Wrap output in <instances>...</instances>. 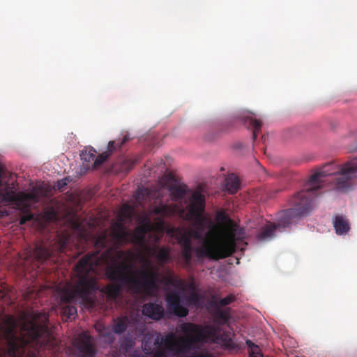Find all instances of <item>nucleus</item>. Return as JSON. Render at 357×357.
I'll list each match as a JSON object with an SVG mask.
<instances>
[{
    "label": "nucleus",
    "instance_id": "18",
    "mask_svg": "<svg viewBox=\"0 0 357 357\" xmlns=\"http://www.w3.org/2000/svg\"><path fill=\"white\" fill-rule=\"evenodd\" d=\"M52 254V250L46 247L43 243L36 244L32 252L34 259L40 263H43L49 259Z\"/></svg>",
    "mask_w": 357,
    "mask_h": 357
},
{
    "label": "nucleus",
    "instance_id": "4",
    "mask_svg": "<svg viewBox=\"0 0 357 357\" xmlns=\"http://www.w3.org/2000/svg\"><path fill=\"white\" fill-rule=\"evenodd\" d=\"M326 190H336L346 192L357 184V158H353L342 165L335 162L325 164L312 174L307 188L294 195L301 199V203L308 202L310 212L313 209V199L321 195L320 190L326 188Z\"/></svg>",
    "mask_w": 357,
    "mask_h": 357
},
{
    "label": "nucleus",
    "instance_id": "7",
    "mask_svg": "<svg viewBox=\"0 0 357 357\" xmlns=\"http://www.w3.org/2000/svg\"><path fill=\"white\" fill-rule=\"evenodd\" d=\"M301 199L294 196L291 199L292 207L280 213L277 223L268 222L262 227L257 235V239L260 241L271 240L275 236L278 229H284L295 222L298 218L308 215L310 213V204L307 202L301 203Z\"/></svg>",
    "mask_w": 357,
    "mask_h": 357
},
{
    "label": "nucleus",
    "instance_id": "36",
    "mask_svg": "<svg viewBox=\"0 0 357 357\" xmlns=\"http://www.w3.org/2000/svg\"><path fill=\"white\" fill-rule=\"evenodd\" d=\"M6 177V170L3 165L0 164V190L3 188L6 185H10L2 180Z\"/></svg>",
    "mask_w": 357,
    "mask_h": 357
},
{
    "label": "nucleus",
    "instance_id": "30",
    "mask_svg": "<svg viewBox=\"0 0 357 357\" xmlns=\"http://www.w3.org/2000/svg\"><path fill=\"white\" fill-rule=\"evenodd\" d=\"M234 300V297L231 295H229L224 298L218 301L216 296L212 297L211 303L215 307H222L230 304Z\"/></svg>",
    "mask_w": 357,
    "mask_h": 357
},
{
    "label": "nucleus",
    "instance_id": "13",
    "mask_svg": "<svg viewBox=\"0 0 357 357\" xmlns=\"http://www.w3.org/2000/svg\"><path fill=\"white\" fill-rule=\"evenodd\" d=\"M175 206H168L160 203L153 208L151 213L158 215L155 220V229L159 231L165 229V217L170 216L174 213Z\"/></svg>",
    "mask_w": 357,
    "mask_h": 357
},
{
    "label": "nucleus",
    "instance_id": "25",
    "mask_svg": "<svg viewBox=\"0 0 357 357\" xmlns=\"http://www.w3.org/2000/svg\"><path fill=\"white\" fill-rule=\"evenodd\" d=\"M186 186H173L170 189V195L172 199L178 200L184 198L187 193Z\"/></svg>",
    "mask_w": 357,
    "mask_h": 357
},
{
    "label": "nucleus",
    "instance_id": "35",
    "mask_svg": "<svg viewBox=\"0 0 357 357\" xmlns=\"http://www.w3.org/2000/svg\"><path fill=\"white\" fill-rule=\"evenodd\" d=\"M170 356L173 355L167 349L160 348L156 349L152 357H169Z\"/></svg>",
    "mask_w": 357,
    "mask_h": 357
},
{
    "label": "nucleus",
    "instance_id": "44",
    "mask_svg": "<svg viewBox=\"0 0 357 357\" xmlns=\"http://www.w3.org/2000/svg\"><path fill=\"white\" fill-rule=\"evenodd\" d=\"M190 287H191L192 289H195V287H194V285H193V284H191Z\"/></svg>",
    "mask_w": 357,
    "mask_h": 357
},
{
    "label": "nucleus",
    "instance_id": "38",
    "mask_svg": "<svg viewBox=\"0 0 357 357\" xmlns=\"http://www.w3.org/2000/svg\"><path fill=\"white\" fill-rule=\"evenodd\" d=\"M33 218V214L31 213H27L22 215L20 220V224L24 225L26 222L31 220Z\"/></svg>",
    "mask_w": 357,
    "mask_h": 357
},
{
    "label": "nucleus",
    "instance_id": "41",
    "mask_svg": "<svg viewBox=\"0 0 357 357\" xmlns=\"http://www.w3.org/2000/svg\"><path fill=\"white\" fill-rule=\"evenodd\" d=\"M190 357H215L213 354L210 353H204V354H199L197 355H195Z\"/></svg>",
    "mask_w": 357,
    "mask_h": 357
},
{
    "label": "nucleus",
    "instance_id": "34",
    "mask_svg": "<svg viewBox=\"0 0 357 357\" xmlns=\"http://www.w3.org/2000/svg\"><path fill=\"white\" fill-rule=\"evenodd\" d=\"M69 242V236H62L61 238H59L58 245H57V250L59 252H65V250L66 249L68 244Z\"/></svg>",
    "mask_w": 357,
    "mask_h": 357
},
{
    "label": "nucleus",
    "instance_id": "11",
    "mask_svg": "<svg viewBox=\"0 0 357 357\" xmlns=\"http://www.w3.org/2000/svg\"><path fill=\"white\" fill-rule=\"evenodd\" d=\"M153 228V223L147 214L140 216L139 218V225L135 228L132 236V242L145 250L149 247L146 245V235L150 232Z\"/></svg>",
    "mask_w": 357,
    "mask_h": 357
},
{
    "label": "nucleus",
    "instance_id": "26",
    "mask_svg": "<svg viewBox=\"0 0 357 357\" xmlns=\"http://www.w3.org/2000/svg\"><path fill=\"white\" fill-rule=\"evenodd\" d=\"M246 345L248 348L250 357H263L259 347L254 344L251 340H246Z\"/></svg>",
    "mask_w": 357,
    "mask_h": 357
},
{
    "label": "nucleus",
    "instance_id": "43",
    "mask_svg": "<svg viewBox=\"0 0 357 357\" xmlns=\"http://www.w3.org/2000/svg\"><path fill=\"white\" fill-rule=\"evenodd\" d=\"M100 332L101 333V335H103V336H106V333L105 331H100Z\"/></svg>",
    "mask_w": 357,
    "mask_h": 357
},
{
    "label": "nucleus",
    "instance_id": "1",
    "mask_svg": "<svg viewBox=\"0 0 357 357\" xmlns=\"http://www.w3.org/2000/svg\"><path fill=\"white\" fill-rule=\"evenodd\" d=\"M86 255H96L98 264L95 273L97 277L98 267L104 264L105 274L112 282L100 288L96 291H100L105 297L107 301L114 302L120 296L122 287H127L130 291L139 294L144 293L151 295L158 289V272L151 266V261H147L148 268L136 273L139 278L132 277L130 274L133 268L132 260L134 255L131 251H123L116 248H107L102 253L95 252ZM98 279V278H96Z\"/></svg>",
    "mask_w": 357,
    "mask_h": 357
},
{
    "label": "nucleus",
    "instance_id": "19",
    "mask_svg": "<svg viewBox=\"0 0 357 357\" xmlns=\"http://www.w3.org/2000/svg\"><path fill=\"white\" fill-rule=\"evenodd\" d=\"M162 282L166 285H169L177 288L181 291H185L186 284L185 280L175 275L174 273H170L162 279Z\"/></svg>",
    "mask_w": 357,
    "mask_h": 357
},
{
    "label": "nucleus",
    "instance_id": "39",
    "mask_svg": "<svg viewBox=\"0 0 357 357\" xmlns=\"http://www.w3.org/2000/svg\"><path fill=\"white\" fill-rule=\"evenodd\" d=\"M68 180L67 178H63L57 181L56 187L58 190H62L65 186L68 185Z\"/></svg>",
    "mask_w": 357,
    "mask_h": 357
},
{
    "label": "nucleus",
    "instance_id": "29",
    "mask_svg": "<svg viewBox=\"0 0 357 357\" xmlns=\"http://www.w3.org/2000/svg\"><path fill=\"white\" fill-rule=\"evenodd\" d=\"M96 151L93 147L82 151L80 153L81 159L84 162H90L93 161L96 158Z\"/></svg>",
    "mask_w": 357,
    "mask_h": 357
},
{
    "label": "nucleus",
    "instance_id": "37",
    "mask_svg": "<svg viewBox=\"0 0 357 357\" xmlns=\"http://www.w3.org/2000/svg\"><path fill=\"white\" fill-rule=\"evenodd\" d=\"M130 139V137H129V135L126 134L123 136V137L121 142L117 141V140H114L116 142L114 144V146H116V150L120 149L121 147V146H123L125 143H126Z\"/></svg>",
    "mask_w": 357,
    "mask_h": 357
},
{
    "label": "nucleus",
    "instance_id": "6",
    "mask_svg": "<svg viewBox=\"0 0 357 357\" xmlns=\"http://www.w3.org/2000/svg\"><path fill=\"white\" fill-rule=\"evenodd\" d=\"M236 246V232L231 226L221 228L215 225L206 232L203 244L195 248V256L198 260L208 258L218 261L231 256Z\"/></svg>",
    "mask_w": 357,
    "mask_h": 357
},
{
    "label": "nucleus",
    "instance_id": "10",
    "mask_svg": "<svg viewBox=\"0 0 357 357\" xmlns=\"http://www.w3.org/2000/svg\"><path fill=\"white\" fill-rule=\"evenodd\" d=\"M29 201H38V196L33 193L16 192L14 183L6 185L0 190V204H13L17 206H26Z\"/></svg>",
    "mask_w": 357,
    "mask_h": 357
},
{
    "label": "nucleus",
    "instance_id": "17",
    "mask_svg": "<svg viewBox=\"0 0 357 357\" xmlns=\"http://www.w3.org/2000/svg\"><path fill=\"white\" fill-rule=\"evenodd\" d=\"M333 225L336 234L345 235L350 230V225L347 218L342 215H337L333 220Z\"/></svg>",
    "mask_w": 357,
    "mask_h": 357
},
{
    "label": "nucleus",
    "instance_id": "9",
    "mask_svg": "<svg viewBox=\"0 0 357 357\" xmlns=\"http://www.w3.org/2000/svg\"><path fill=\"white\" fill-rule=\"evenodd\" d=\"M154 345L158 348H165L172 355L185 354L192 350L191 335H185L176 339L173 333L165 337L158 335L154 340Z\"/></svg>",
    "mask_w": 357,
    "mask_h": 357
},
{
    "label": "nucleus",
    "instance_id": "27",
    "mask_svg": "<svg viewBox=\"0 0 357 357\" xmlns=\"http://www.w3.org/2000/svg\"><path fill=\"white\" fill-rule=\"evenodd\" d=\"M133 218V210L129 206H124L119 214V220L125 222L128 220L131 222Z\"/></svg>",
    "mask_w": 357,
    "mask_h": 357
},
{
    "label": "nucleus",
    "instance_id": "33",
    "mask_svg": "<svg viewBox=\"0 0 357 357\" xmlns=\"http://www.w3.org/2000/svg\"><path fill=\"white\" fill-rule=\"evenodd\" d=\"M216 317L220 324H227L230 319V314L228 312L224 310H219L216 313Z\"/></svg>",
    "mask_w": 357,
    "mask_h": 357
},
{
    "label": "nucleus",
    "instance_id": "20",
    "mask_svg": "<svg viewBox=\"0 0 357 357\" xmlns=\"http://www.w3.org/2000/svg\"><path fill=\"white\" fill-rule=\"evenodd\" d=\"M145 250L151 256L155 257L160 263H165L169 259V252L165 248H159L156 245L153 248L149 246Z\"/></svg>",
    "mask_w": 357,
    "mask_h": 357
},
{
    "label": "nucleus",
    "instance_id": "15",
    "mask_svg": "<svg viewBox=\"0 0 357 357\" xmlns=\"http://www.w3.org/2000/svg\"><path fill=\"white\" fill-rule=\"evenodd\" d=\"M241 119L248 128L252 130V138L255 140L257 137V133L262 126L261 121L257 119L255 114L251 112L244 113L241 116Z\"/></svg>",
    "mask_w": 357,
    "mask_h": 357
},
{
    "label": "nucleus",
    "instance_id": "28",
    "mask_svg": "<svg viewBox=\"0 0 357 357\" xmlns=\"http://www.w3.org/2000/svg\"><path fill=\"white\" fill-rule=\"evenodd\" d=\"M108 243V236L107 231H104L95 237V245L97 248H107Z\"/></svg>",
    "mask_w": 357,
    "mask_h": 357
},
{
    "label": "nucleus",
    "instance_id": "42",
    "mask_svg": "<svg viewBox=\"0 0 357 357\" xmlns=\"http://www.w3.org/2000/svg\"><path fill=\"white\" fill-rule=\"evenodd\" d=\"M351 152H357V146L350 150Z\"/></svg>",
    "mask_w": 357,
    "mask_h": 357
},
{
    "label": "nucleus",
    "instance_id": "31",
    "mask_svg": "<svg viewBox=\"0 0 357 357\" xmlns=\"http://www.w3.org/2000/svg\"><path fill=\"white\" fill-rule=\"evenodd\" d=\"M218 222L228 227L232 226V220L229 216L223 211H219L216 215Z\"/></svg>",
    "mask_w": 357,
    "mask_h": 357
},
{
    "label": "nucleus",
    "instance_id": "22",
    "mask_svg": "<svg viewBox=\"0 0 357 357\" xmlns=\"http://www.w3.org/2000/svg\"><path fill=\"white\" fill-rule=\"evenodd\" d=\"M225 187L229 193H236L240 188L238 178L234 174H229L225 180Z\"/></svg>",
    "mask_w": 357,
    "mask_h": 357
},
{
    "label": "nucleus",
    "instance_id": "5",
    "mask_svg": "<svg viewBox=\"0 0 357 357\" xmlns=\"http://www.w3.org/2000/svg\"><path fill=\"white\" fill-rule=\"evenodd\" d=\"M205 208V197L199 192H194L190 198L189 204L187 206L188 212L185 214V219L195 222V229L187 230L181 228H172L171 231L175 236L178 243L181 248V257L183 264L188 266L191 264L192 252H195V248L192 243V238L202 241L203 244L206 235L204 236L205 230L212 229L215 225L208 217L204 215Z\"/></svg>",
    "mask_w": 357,
    "mask_h": 357
},
{
    "label": "nucleus",
    "instance_id": "16",
    "mask_svg": "<svg viewBox=\"0 0 357 357\" xmlns=\"http://www.w3.org/2000/svg\"><path fill=\"white\" fill-rule=\"evenodd\" d=\"M142 313L153 320H160L164 316V309L161 305L150 302L143 305Z\"/></svg>",
    "mask_w": 357,
    "mask_h": 357
},
{
    "label": "nucleus",
    "instance_id": "40",
    "mask_svg": "<svg viewBox=\"0 0 357 357\" xmlns=\"http://www.w3.org/2000/svg\"><path fill=\"white\" fill-rule=\"evenodd\" d=\"M143 349L146 354H151L153 351L151 346L147 342L143 343Z\"/></svg>",
    "mask_w": 357,
    "mask_h": 357
},
{
    "label": "nucleus",
    "instance_id": "12",
    "mask_svg": "<svg viewBox=\"0 0 357 357\" xmlns=\"http://www.w3.org/2000/svg\"><path fill=\"white\" fill-rule=\"evenodd\" d=\"M165 300L169 310L178 317H185L189 312L187 307L181 305V294L173 290L166 294Z\"/></svg>",
    "mask_w": 357,
    "mask_h": 357
},
{
    "label": "nucleus",
    "instance_id": "23",
    "mask_svg": "<svg viewBox=\"0 0 357 357\" xmlns=\"http://www.w3.org/2000/svg\"><path fill=\"white\" fill-rule=\"evenodd\" d=\"M129 323V319L128 317L126 316L114 319V324L112 327L113 332L118 335L122 334L127 330Z\"/></svg>",
    "mask_w": 357,
    "mask_h": 357
},
{
    "label": "nucleus",
    "instance_id": "2",
    "mask_svg": "<svg viewBox=\"0 0 357 357\" xmlns=\"http://www.w3.org/2000/svg\"><path fill=\"white\" fill-rule=\"evenodd\" d=\"M46 314L36 313L31 320L25 321L17 335V322L12 316H6L0 323V333L7 344L0 348V357H35V351L52 344V337L47 327Z\"/></svg>",
    "mask_w": 357,
    "mask_h": 357
},
{
    "label": "nucleus",
    "instance_id": "3",
    "mask_svg": "<svg viewBox=\"0 0 357 357\" xmlns=\"http://www.w3.org/2000/svg\"><path fill=\"white\" fill-rule=\"evenodd\" d=\"M98 264L96 255H84L75 266V278L73 283H67L60 289L61 312L66 321L74 318L77 314V307L73 303L93 306L95 303L96 291L98 289V282L95 275Z\"/></svg>",
    "mask_w": 357,
    "mask_h": 357
},
{
    "label": "nucleus",
    "instance_id": "8",
    "mask_svg": "<svg viewBox=\"0 0 357 357\" xmlns=\"http://www.w3.org/2000/svg\"><path fill=\"white\" fill-rule=\"evenodd\" d=\"M179 328L184 335H191L192 350L208 342L222 343L227 347L232 344L230 333H221L219 327L187 322L181 324Z\"/></svg>",
    "mask_w": 357,
    "mask_h": 357
},
{
    "label": "nucleus",
    "instance_id": "21",
    "mask_svg": "<svg viewBox=\"0 0 357 357\" xmlns=\"http://www.w3.org/2000/svg\"><path fill=\"white\" fill-rule=\"evenodd\" d=\"M115 143L116 142L114 141L109 142L107 150L98 155L93 160V167L100 166L112 155V153L116 151V146H114Z\"/></svg>",
    "mask_w": 357,
    "mask_h": 357
},
{
    "label": "nucleus",
    "instance_id": "14",
    "mask_svg": "<svg viewBox=\"0 0 357 357\" xmlns=\"http://www.w3.org/2000/svg\"><path fill=\"white\" fill-rule=\"evenodd\" d=\"M75 347L79 353L80 357H94L96 354V349L91 342L90 337L86 335H83L76 341Z\"/></svg>",
    "mask_w": 357,
    "mask_h": 357
},
{
    "label": "nucleus",
    "instance_id": "32",
    "mask_svg": "<svg viewBox=\"0 0 357 357\" xmlns=\"http://www.w3.org/2000/svg\"><path fill=\"white\" fill-rule=\"evenodd\" d=\"M201 296L195 291H192L187 298L189 304H192L195 306H199L201 301Z\"/></svg>",
    "mask_w": 357,
    "mask_h": 357
},
{
    "label": "nucleus",
    "instance_id": "24",
    "mask_svg": "<svg viewBox=\"0 0 357 357\" xmlns=\"http://www.w3.org/2000/svg\"><path fill=\"white\" fill-rule=\"evenodd\" d=\"M121 172H128L130 171L133 167L138 162L137 159H132L129 158H121L119 160Z\"/></svg>",
    "mask_w": 357,
    "mask_h": 357
}]
</instances>
